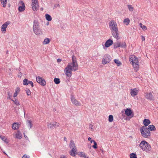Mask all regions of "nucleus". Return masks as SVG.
Segmentation results:
<instances>
[{
    "mask_svg": "<svg viewBox=\"0 0 158 158\" xmlns=\"http://www.w3.org/2000/svg\"><path fill=\"white\" fill-rule=\"evenodd\" d=\"M120 47L122 48H126L127 47V45L125 42H123L120 43Z\"/></svg>",
    "mask_w": 158,
    "mask_h": 158,
    "instance_id": "31",
    "label": "nucleus"
},
{
    "mask_svg": "<svg viewBox=\"0 0 158 158\" xmlns=\"http://www.w3.org/2000/svg\"><path fill=\"white\" fill-rule=\"evenodd\" d=\"M36 80L38 83L42 86H44L46 84V82L44 79L40 77H37Z\"/></svg>",
    "mask_w": 158,
    "mask_h": 158,
    "instance_id": "10",
    "label": "nucleus"
},
{
    "mask_svg": "<svg viewBox=\"0 0 158 158\" xmlns=\"http://www.w3.org/2000/svg\"><path fill=\"white\" fill-rule=\"evenodd\" d=\"M33 31L37 35H41L43 34L42 30L40 29L39 23L36 21H34L33 27Z\"/></svg>",
    "mask_w": 158,
    "mask_h": 158,
    "instance_id": "5",
    "label": "nucleus"
},
{
    "mask_svg": "<svg viewBox=\"0 0 158 158\" xmlns=\"http://www.w3.org/2000/svg\"><path fill=\"white\" fill-rule=\"evenodd\" d=\"M54 81L55 83L56 84H58L60 82V80L58 78H55L54 80Z\"/></svg>",
    "mask_w": 158,
    "mask_h": 158,
    "instance_id": "33",
    "label": "nucleus"
},
{
    "mask_svg": "<svg viewBox=\"0 0 158 158\" xmlns=\"http://www.w3.org/2000/svg\"><path fill=\"white\" fill-rule=\"evenodd\" d=\"M50 42V40L49 38L45 39L43 42V44H48Z\"/></svg>",
    "mask_w": 158,
    "mask_h": 158,
    "instance_id": "34",
    "label": "nucleus"
},
{
    "mask_svg": "<svg viewBox=\"0 0 158 158\" xmlns=\"http://www.w3.org/2000/svg\"><path fill=\"white\" fill-rule=\"evenodd\" d=\"M125 114L127 116H131L132 114V117H133L134 114L132 111V110L130 108H127L125 110Z\"/></svg>",
    "mask_w": 158,
    "mask_h": 158,
    "instance_id": "15",
    "label": "nucleus"
},
{
    "mask_svg": "<svg viewBox=\"0 0 158 158\" xmlns=\"http://www.w3.org/2000/svg\"><path fill=\"white\" fill-rule=\"evenodd\" d=\"M113 43V41L110 39L107 40L105 44V46L106 47H108L111 45Z\"/></svg>",
    "mask_w": 158,
    "mask_h": 158,
    "instance_id": "18",
    "label": "nucleus"
},
{
    "mask_svg": "<svg viewBox=\"0 0 158 158\" xmlns=\"http://www.w3.org/2000/svg\"><path fill=\"white\" fill-rule=\"evenodd\" d=\"M84 158H89L88 157H86V156L85 157H84Z\"/></svg>",
    "mask_w": 158,
    "mask_h": 158,
    "instance_id": "54",
    "label": "nucleus"
},
{
    "mask_svg": "<svg viewBox=\"0 0 158 158\" xmlns=\"http://www.w3.org/2000/svg\"><path fill=\"white\" fill-rule=\"evenodd\" d=\"M130 22V20L128 18H126L124 19L123 22L124 24L126 25H128Z\"/></svg>",
    "mask_w": 158,
    "mask_h": 158,
    "instance_id": "27",
    "label": "nucleus"
},
{
    "mask_svg": "<svg viewBox=\"0 0 158 158\" xmlns=\"http://www.w3.org/2000/svg\"><path fill=\"white\" fill-rule=\"evenodd\" d=\"M94 141H95V140H90V142L91 143H92L93 142L94 143Z\"/></svg>",
    "mask_w": 158,
    "mask_h": 158,
    "instance_id": "50",
    "label": "nucleus"
},
{
    "mask_svg": "<svg viewBox=\"0 0 158 158\" xmlns=\"http://www.w3.org/2000/svg\"><path fill=\"white\" fill-rule=\"evenodd\" d=\"M120 43L118 42L114 44V47L115 48H116L118 47H120Z\"/></svg>",
    "mask_w": 158,
    "mask_h": 158,
    "instance_id": "41",
    "label": "nucleus"
},
{
    "mask_svg": "<svg viewBox=\"0 0 158 158\" xmlns=\"http://www.w3.org/2000/svg\"><path fill=\"white\" fill-rule=\"evenodd\" d=\"M31 6L34 11H37L39 8V2L38 0H31Z\"/></svg>",
    "mask_w": 158,
    "mask_h": 158,
    "instance_id": "8",
    "label": "nucleus"
},
{
    "mask_svg": "<svg viewBox=\"0 0 158 158\" xmlns=\"http://www.w3.org/2000/svg\"><path fill=\"white\" fill-rule=\"evenodd\" d=\"M29 156H27L26 155H24L23 156L22 158H29Z\"/></svg>",
    "mask_w": 158,
    "mask_h": 158,
    "instance_id": "45",
    "label": "nucleus"
},
{
    "mask_svg": "<svg viewBox=\"0 0 158 158\" xmlns=\"http://www.w3.org/2000/svg\"><path fill=\"white\" fill-rule=\"evenodd\" d=\"M139 26H140V27L143 30H147V28L146 26L143 25V24L141 23H139Z\"/></svg>",
    "mask_w": 158,
    "mask_h": 158,
    "instance_id": "32",
    "label": "nucleus"
},
{
    "mask_svg": "<svg viewBox=\"0 0 158 158\" xmlns=\"http://www.w3.org/2000/svg\"><path fill=\"white\" fill-rule=\"evenodd\" d=\"M110 60V56L108 54L105 55L103 58L102 63L103 64H106L109 63Z\"/></svg>",
    "mask_w": 158,
    "mask_h": 158,
    "instance_id": "9",
    "label": "nucleus"
},
{
    "mask_svg": "<svg viewBox=\"0 0 158 158\" xmlns=\"http://www.w3.org/2000/svg\"><path fill=\"white\" fill-rule=\"evenodd\" d=\"M129 61L132 63L136 71L138 70L139 68V65L138 58L134 55H132L130 56Z\"/></svg>",
    "mask_w": 158,
    "mask_h": 158,
    "instance_id": "4",
    "label": "nucleus"
},
{
    "mask_svg": "<svg viewBox=\"0 0 158 158\" xmlns=\"http://www.w3.org/2000/svg\"><path fill=\"white\" fill-rule=\"evenodd\" d=\"M147 128L149 131H155L156 130L155 127L152 125L148 126Z\"/></svg>",
    "mask_w": 158,
    "mask_h": 158,
    "instance_id": "24",
    "label": "nucleus"
},
{
    "mask_svg": "<svg viewBox=\"0 0 158 158\" xmlns=\"http://www.w3.org/2000/svg\"><path fill=\"white\" fill-rule=\"evenodd\" d=\"M23 85H27L28 84L31 85V86L33 87L34 86L33 83L32 81H28L27 79H25L23 81Z\"/></svg>",
    "mask_w": 158,
    "mask_h": 158,
    "instance_id": "16",
    "label": "nucleus"
},
{
    "mask_svg": "<svg viewBox=\"0 0 158 158\" xmlns=\"http://www.w3.org/2000/svg\"><path fill=\"white\" fill-rule=\"evenodd\" d=\"M108 120L110 122H111L113 121V117L112 115H110L109 116Z\"/></svg>",
    "mask_w": 158,
    "mask_h": 158,
    "instance_id": "37",
    "label": "nucleus"
},
{
    "mask_svg": "<svg viewBox=\"0 0 158 158\" xmlns=\"http://www.w3.org/2000/svg\"><path fill=\"white\" fill-rule=\"evenodd\" d=\"M77 150L76 148H72V150L70 152V155L73 156H75L76 154Z\"/></svg>",
    "mask_w": 158,
    "mask_h": 158,
    "instance_id": "20",
    "label": "nucleus"
},
{
    "mask_svg": "<svg viewBox=\"0 0 158 158\" xmlns=\"http://www.w3.org/2000/svg\"><path fill=\"white\" fill-rule=\"evenodd\" d=\"M60 124L56 122H52L48 123L47 127L48 129H53L55 128H57L59 127Z\"/></svg>",
    "mask_w": 158,
    "mask_h": 158,
    "instance_id": "7",
    "label": "nucleus"
},
{
    "mask_svg": "<svg viewBox=\"0 0 158 158\" xmlns=\"http://www.w3.org/2000/svg\"><path fill=\"white\" fill-rule=\"evenodd\" d=\"M15 136V138L17 139H20L22 138V135L19 131H17Z\"/></svg>",
    "mask_w": 158,
    "mask_h": 158,
    "instance_id": "23",
    "label": "nucleus"
},
{
    "mask_svg": "<svg viewBox=\"0 0 158 158\" xmlns=\"http://www.w3.org/2000/svg\"><path fill=\"white\" fill-rule=\"evenodd\" d=\"M141 37H142V40L143 41H144L145 40V37L143 36V35H142L141 36Z\"/></svg>",
    "mask_w": 158,
    "mask_h": 158,
    "instance_id": "47",
    "label": "nucleus"
},
{
    "mask_svg": "<svg viewBox=\"0 0 158 158\" xmlns=\"http://www.w3.org/2000/svg\"><path fill=\"white\" fill-rule=\"evenodd\" d=\"M43 8H41V10H43Z\"/></svg>",
    "mask_w": 158,
    "mask_h": 158,
    "instance_id": "55",
    "label": "nucleus"
},
{
    "mask_svg": "<svg viewBox=\"0 0 158 158\" xmlns=\"http://www.w3.org/2000/svg\"><path fill=\"white\" fill-rule=\"evenodd\" d=\"M93 126L92 124H90L89 125V128L90 129L91 131H93L94 130V129L93 128Z\"/></svg>",
    "mask_w": 158,
    "mask_h": 158,
    "instance_id": "44",
    "label": "nucleus"
},
{
    "mask_svg": "<svg viewBox=\"0 0 158 158\" xmlns=\"http://www.w3.org/2000/svg\"><path fill=\"white\" fill-rule=\"evenodd\" d=\"M89 148L90 149L91 148V146H90Z\"/></svg>",
    "mask_w": 158,
    "mask_h": 158,
    "instance_id": "53",
    "label": "nucleus"
},
{
    "mask_svg": "<svg viewBox=\"0 0 158 158\" xmlns=\"http://www.w3.org/2000/svg\"><path fill=\"white\" fill-rule=\"evenodd\" d=\"M26 93L28 96H29L31 95L30 91L29 89H27L26 90Z\"/></svg>",
    "mask_w": 158,
    "mask_h": 158,
    "instance_id": "43",
    "label": "nucleus"
},
{
    "mask_svg": "<svg viewBox=\"0 0 158 158\" xmlns=\"http://www.w3.org/2000/svg\"><path fill=\"white\" fill-rule=\"evenodd\" d=\"M20 88L18 87H17L15 89V92L14 94L13 97H16L17 96L18 94H19V93L20 92Z\"/></svg>",
    "mask_w": 158,
    "mask_h": 158,
    "instance_id": "25",
    "label": "nucleus"
},
{
    "mask_svg": "<svg viewBox=\"0 0 158 158\" xmlns=\"http://www.w3.org/2000/svg\"><path fill=\"white\" fill-rule=\"evenodd\" d=\"M140 131L142 136L145 138H148L150 136V132L146 126H143L140 129Z\"/></svg>",
    "mask_w": 158,
    "mask_h": 158,
    "instance_id": "6",
    "label": "nucleus"
},
{
    "mask_svg": "<svg viewBox=\"0 0 158 158\" xmlns=\"http://www.w3.org/2000/svg\"><path fill=\"white\" fill-rule=\"evenodd\" d=\"M139 90L137 88L131 89L130 90V94L131 96L134 97L138 94Z\"/></svg>",
    "mask_w": 158,
    "mask_h": 158,
    "instance_id": "13",
    "label": "nucleus"
},
{
    "mask_svg": "<svg viewBox=\"0 0 158 158\" xmlns=\"http://www.w3.org/2000/svg\"><path fill=\"white\" fill-rule=\"evenodd\" d=\"M71 99L73 104L76 106H79L81 105V103L77 100L73 96H71Z\"/></svg>",
    "mask_w": 158,
    "mask_h": 158,
    "instance_id": "12",
    "label": "nucleus"
},
{
    "mask_svg": "<svg viewBox=\"0 0 158 158\" xmlns=\"http://www.w3.org/2000/svg\"><path fill=\"white\" fill-rule=\"evenodd\" d=\"M78 155L81 156L85 157V154L84 152H79L78 153Z\"/></svg>",
    "mask_w": 158,
    "mask_h": 158,
    "instance_id": "40",
    "label": "nucleus"
},
{
    "mask_svg": "<svg viewBox=\"0 0 158 158\" xmlns=\"http://www.w3.org/2000/svg\"><path fill=\"white\" fill-rule=\"evenodd\" d=\"M72 63H69L64 70L66 76L70 77L72 75V71H75L78 69V64L76 57L73 55L72 57Z\"/></svg>",
    "mask_w": 158,
    "mask_h": 158,
    "instance_id": "1",
    "label": "nucleus"
},
{
    "mask_svg": "<svg viewBox=\"0 0 158 158\" xmlns=\"http://www.w3.org/2000/svg\"><path fill=\"white\" fill-rule=\"evenodd\" d=\"M19 11L22 12L23 11L25 8V4L23 1H20L18 4Z\"/></svg>",
    "mask_w": 158,
    "mask_h": 158,
    "instance_id": "11",
    "label": "nucleus"
},
{
    "mask_svg": "<svg viewBox=\"0 0 158 158\" xmlns=\"http://www.w3.org/2000/svg\"><path fill=\"white\" fill-rule=\"evenodd\" d=\"M11 100L13 102L16 106H18L20 105L19 101L15 99L14 100L11 99Z\"/></svg>",
    "mask_w": 158,
    "mask_h": 158,
    "instance_id": "39",
    "label": "nucleus"
},
{
    "mask_svg": "<svg viewBox=\"0 0 158 158\" xmlns=\"http://www.w3.org/2000/svg\"><path fill=\"white\" fill-rule=\"evenodd\" d=\"M130 158H137L136 155L135 153H132L130 155Z\"/></svg>",
    "mask_w": 158,
    "mask_h": 158,
    "instance_id": "38",
    "label": "nucleus"
},
{
    "mask_svg": "<svg viewBox=\"0 0 158 158\" xmlns=\"http://www.w3.org/2000/svg\"><path fill=\"white\" fill-rule=\"evenodd\" d=\"M3 153L5 154H6V153L4 152Z\"/></svg>",
    "mask_w": 158,
    "mask_h": 158,
    "instance_id": "56",
    "label": "nucleus"
},
{
    "mask_svg": "<svg viewBox=\"0 0 158 158\" xmlns=\"http://www.w3.org/2000/svg\"><path fill=\"white\" fill-rule=\"evenodd\" d=\"M11 95L9 93H8V96L7 97V99H11Z\"/></svg>",
    "mask_w": 158,
    "mask_h": 158,
    "instance_id": "46",
    "label": "nucleus"
},
{
    "mask_svg": "<svg viewBox=\"0 0 158 158\" xmlns=\"http://www.w3.org/2000/svg\"><path fill=\"white\" fill-rule=\"evenodd\" d=\"M69 147L71 148H76V147L75 146V144L74 141L73 140H71L69 144Z\"/></svg>",
    "mask_w": 158,
    "mask_h": 158,
    "instance_id": "26",
    "label": "nucleus"
},
{
    "mask_svg": "<svg viewBox=\"0 0 158 158\" xmlns=\"http://www.w3.org/2000/svg\"><path fill=\"white\" fill-rule=\"evenodd\" d=\"M0 1L3 5V7H6L7 3V0H0Z\"/></svg>",
    "mask_w": 158,
    "mask_h": 158,
    "instance_id": "30",
    "label": "nucleus"
},
{
    "mask_svg": "<svg viewBox=\"0 0 158 158\" xmlns=\"http://www.w3.org/2000/svg\"><path fill=\"white\" fill-rule=\"evenodd\" d=\"M10 21H7L2 26L1 30L2 31H3L4 32L6 31V28L8 26V25L10 24Z\"/></svg>",
    "mask_w": 158,
    "mask_h": 158,
    "instance_id": "14",
    "label": "nucleus"
},
{
    "mask_svg": "<svg viewBox=\"0 0 158 158\" xmlns=\"http://www.w3.org/2000/svg\"><path fill=\"white\" fill-rule=\"evenodd\" d=\"M0 138L4 141L6 142H7V139L6 137L0 135Z\"/></svg>",
    "mask_w": 158,
    "mask_h": 158,
    "instance_id": "36",
    "label": "nucleus"
},
{
    "mask_svg": "<svg viewBox=\"0 0 158 158\" xmlns=\"http://www.w3.org/2000/svg\"><path fill=\"white\" fill-rule=\"evenodd\" d=\"M20 125V124H19L18 123H15L12 125V128L14 130H17L18 129Z\"/></svg>",
    "mask_w": 158,
    "mask_h": 158,
    "instance_id": "19",
    "label": "nucleus"
},
{
    "mask_svg": "<svg viewBox=\"0 0 158 158\" xmlns=\"http://www.w3.org/2000/svg\"><path fill=\"white\" fill-rule=\"evenodd\" d=\"M114 63L117 64L118 66H119L122 64V63L118 59H115L114 60Z\"/></svg>",
    "mask_w": 158,
    "mask_h": 158,
    "instance_id": "28",
    "label": "nucleus"
},
{
    "mask_svg": "<svg viewBox=\"0 0 158 158\" xmlns=\"http://www.w3.org/2000/svg\"><path fill=\"white\" fill-rule=\"evenodd\" d=\"M151 122L149 120L147 119H145L143 120V123L144 125V126L147 127L150 123Z\"/></svg>",
    "mask_w": 158,
    "mask_h": 158,
    "instance_id": "22",
    "label": "nucleus"
},
{
    "mask_svg": "<svg viewBox=\"0 0 158 158\" xmlns=\"http://www.w3.org/2000/svg\"><path fill=\"white\" fill-rule=\"evenodd\" d=\"M61 61V59H58L57 60V61L58 62H60Z\"/></svg>",
    "mask_w": 158,
    "mask_h": 158,
    "instance_id": "48",
    "label": "nucleus"
},
{
    "mask_svg": "<svg viewBox=\"0 0 158 158\" xmlns=\"http://www.w3.org/2000/svg\"><path fill=\"white\" fill-rule=\"evenodd\" d=\"M109 27L113 36L117 40L120 39L117 24L115 21L112 20L109 23Z\"/></svg>",
    "mask_w": 158,
    "mask_h": 158,
    "instance_id": "2",
    "label": "nucleus"
},
{
    "mask_svg": "<svg viewBox=\"0 0 158 158\" xmlns=\"http://www.w3.org/2000/svg\"><path fill=\"white\" fill-rule=\"evenodd\" d=\"M94 145L92 146V147L94 149H97V143L95 141H94Z\"/></svg>",
    "mask_w": 158,
    "mask_h": 158,
    "instance_id": "42",
    "label": "nucleus"
},
{
    "mask_svg": "<svg viewBox=\"0 0 158 158\" xmlns=\"http://www.w3.org/2000/svg\"><path fill=\"white\" fill-rule=\"evenodd\" d=\"M127 7L130 11H132L134 10V7L131 5H127Z\"/></svg>",
    "mask_w": 158,
    "mask_h": 158,
    "instance_id": "35",
    "label": "nucleus"
},
{
    "mask_svg": "<svg viewBox=\"0 0 158 158\" xmlns=\"http://www.w3.org/2000/svg\"><path fill=\"white\" fill-rule=\"evenodd\" d=\"M26 124L29 129H30L32 127L33 124L31 120H27V121Z\"/></svg>",
    "mask_w": 158,
    "mask_h": 158,
    "instance_id": "21",
    "label": "nucleus"
},
{
    "mask_svg": "<svg viewBox=\"0 0 158 158\" xmlns=\"http://www.w3.org/2000/svg\"><path fill=\"white\" fill-rule=\"evenodd\" d=\"M139 146L142 151L147 152H149L152 149L150 144L145 140L142 141L139 144Z\"/></svg>",
    "mask_w": 158,
    "mask_h": 158,
    "instance_id": "3",
    "label": "nucleus"
},
{
    "mask_svg": "<svg viewBox=\"0 0 158 158\" xmlns=\"http://www.w3.org/2000/svg\"><path fill=\"white\" fill-rule=\"evenodd\" d=\"M45 18L48 21H50L52 20V18L51 16L48 14L45 15Z\"/></svg>",
    "mask_w": 158,
    "mask_h": 158,
    "instance_id": "29",
    "label": "nucleus"
},
{
    "mask_svg": "<svg viewBox=\"0 0 158 158\" xmlns=\"http://www.w3.org/2000/svg\"><path fill=\"white\" fill-rule=\"evenodd\" d=\"M91 138L90 137H89V138H88V140L89 141H90V140H91Z\"/></svg>",
    "mask_w": 158,
    "mask_h": 158,
    "instance_id": "51",
    "label": "nucleus"
},
{
    "mask_svg": "<svg viewBox=\"0 0 158 158\" xmlns=\"http://www.w3.org/2000/svg\"><path fill=\"white\" fill-rule=\"evenodd\" d=\"M145 97L147 99L149 100H153L154 99L152 94L151 92L147 93Z\"/></svg>",
    "mask_w": 158,
    "mask_h": 158,
    "instance_id": "17",
    "label": "nucleus"
},
{
    "mask_svg": "<svg viewBox=\"0 0 158 158\" xmlns=\"http://www.w3.org/2000/svg\"><path fill=\"white\" fill-rule=\"evenodd\" d=\"M60 158H66V157L64 156H61Z\"/></svg>",
    "mask_w": 158,
    "mask_h": 158,
    "instance_id": "52",
    "label": "nucleus"
},
{
    "mask_svg": "<svg viewBox=\"0 0 158 158\" xmlns=\"http://www.w3.org/2000/svg\"><path fill=\"white\" fill-rule=\"evenodd\" d=\"M64 140L65 141H67V138H66V137H64Z\"/></svg>",
    "mask_w": 158,
    "mask_h": 158,
    "instance_id": "49",
    "label": "nucleus"
}]
</instances>
